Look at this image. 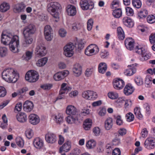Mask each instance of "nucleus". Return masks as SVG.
Masks as SVG:
<instances>
[{
  "label": "nucleus",
  "mask_w": 155,
  "mask_h": 155,
  "mask_svg": "<svg viewBox=\"0 0 155 155\" xmlns=\"http://www.w3.org/2000/svg\"><path fill=\"white\" fill-rule=\"evenodd\" d=\"M1 41L5 45H8L10 50L14 53L18 52L19 46V37L10 33L4 34L3 33L1 36Z\"/></svg>",
  "instance_id": "1"
},
{
  "label": "nucleus",
  "mask_w": 155,
  "mask_h": 155,
  "mask_svg": "<svg viewBox=\"0 0 155 155\" xmlns=\"http://www.w3.org/2000/svg\"><path fill=\"white\" fill-rule=\"evenodd\" d=\"M35 26L32 24H30L25 28L23 32L25 38V40L22 43L23 46H28L29 45L32 43L33 39L31 36L35 33Z\"/></svg>",
  "instance_id": "2"
},
{
  "label": "nucleus",
  "mask_w": 155,
  "mask_h": 155,
  "mask_svg": "<svg viewBox=\"0 0 155 155\" xmlns=\"http://www.w3.org/2000/svg\"><path fill=\"white\" fill-rule=\"evenodd\" d=\"M2 75L3 79L10 83H15L19 77L18 74L13 68L5 69L2 72Z\"/></svg>",
  "instance_id": "3"
},
{
  "label": "nucleus",
  "mask_w": 155,
  "mask_h": 155,
  "mask_svg": "<svg viewBox=\"0 0 155 155\" xmlns=\"http://www.w3.org/2000/svg\"><path fill=\"white\" fill-rule=\"evenodd\" d=\"M60 7V5L58 2H51L48 5L47 10L54 18L58 20L59 15L56 11L59 9Z\"/></svg>",
  "instance_id": "4"
},
{
  "label": "nucleus",
  "mask_w": 155,
  "mask_h": 155,
  "mask_svg": "<svg viewBox=\"0 0 155 155\" xmlns=\"http://www.w3.org/2000/svg\"><path fill=\"white\" fill-rule=\"evenodd\" d=\"M71 89V88L68 86L67 83H62L61 85V88L59 91L58 96L54 101V103L58 100L64 99L65 94H67L68 91Z\"/></svg>",
  "instance_id": "5"
},
{
  "label": "nucleus",
  "mask_w": 155,
  "mask_h": 155,
  "mask_svg": "<svg viewBox=\"0 0 155 155\" xmlns=\"http://www.w3.org/2000/svg\"><path fill=\"white\" fill-rule=\"evenodd\" d=\"M99 48L96 45L91 44L86 48L84 53L87 56H90L97 54L99 52Z\"/></svg>",
  "instance_id": "6"
},
{
  "label": "nucleus",
  "mask_w": 155,
  "mask_h": 155,
  "mask_svg": "<svg viewBox=\"0 0 155 155\" xmlns=\"http://www.w3.org/2000/svg\"><path fill=\"white\" fill-rule=\"evenodd\" d=\"M38 72L33 70L28 71L25 75L26 80L30 82H34L38 79Z\"/></svg>",
  "instance_id": "7"
},
{
  "label": "nucleus",
  "mask_w": 155,
  "mask_h": 155,
  "mask_svg": "<svg viewBox=\"0 0 155 155\" xmlns=\"http://www.w3.org/2000/svg\"><path fill=\"white\" fill-rule=\"evenodd\" d=\"M74 46L72 43L67 44L64 48V54L66 57H70L74 54Z\"/></svg>",
  "instance_id": "8"
},
{
  "label": "nucleus",
  "mask_w": 155,
  "mask_h": 155,
  "mask_svg": "<svg viewBox=\"0 0 155 155\" xmlns=\"http://www.w3.org/2000/svg\"><path fill=\"white\" fill-rule=\"evenodd\" d=\"M80 5L84 10L91 9L94 8V3L90 0H81L80 2Z\"/></svg>",
  "instance_id": "9"
},
{
  "label": "nucleus",
  "mask_w": 155,
  "mask_h": 155,
  "mask_svg": "<svg viewBox=\"0 0 155 155\" xmlns=\"http://www.w3.org/2000/svg\"><path fill=\"white\" fill-rule=\"evenodd\" d=\"M82 96L84 99L88 100H94L97 97V94L96 92L90 90L84 91Z\"/></svg>",
  "instance_id": "10"
},
{
  "label": "nucleus",
  "mask_w": 155,
  "mask_h": 155,
  "mask_svg": "<svg viewBox=\"0 0 155 155\" xmlns=\"http://www.w3.org/2000/svg\"><path fill=\"white\" fill-rule=\"evenodd\" d=\"M113 85L115 89L120 90L123 88L125 85V83L122 79L116 78L113 81Z\"/></svg>",
  "instance_id": "11"
},
{
  "label": "nucleus",
  "mask_w": 155,
  "mask_h": 155,
  "mask_svg": "<svg viewBox=\"0 0 155 155\" xmlns=\"http://www.w3.org/2000/svg\"><path fill=\"white\" fill-rule=\"evenodd\" d=\"M69 74V72L67 70L58 72L55 74L53 77L54 79L56 81H59L64 79Z\"/></svg>",
  "instance_id": "12"
},
{
  "label": "nucleus",
  "mask_w": 155,
  "mask_h": 155,
  "mask_svg": "<svg viewBox=\"0 0 155 155\" xmlns=\"http://www.w3.org/2000/svg\"><path fill=\"white\" fill-rule=\"evenodd\" d=\"M125 45L126 48L130 51L133 49L135 44L134 39L132 38H127L124 41Z\"/></svg>",
  "instance_id": "13"
},
{
  "label": "nucleus",
  "mask_w": 155,
  "mask_h": 155,
  "mask_svg": "<svg viewBox=\"0 0 155 155\" xmlns=\"http://www.w3.org/2000/svg\"><path fill=\"white\" fill-rule=\"evenodd\" d=\"M155 145V140L153 137H150L147 138L144 143L145 147L148 149L153 148Z\"/></svg>",
  "instance_id": "14"
},
{
  "label": "nucleus",
  "mask_w": 155,
  "mask_h": 155,
  "mask_svg": "<svg viewBox=\"0 0 155 155\" xmlns=\"http://www.w3.org/2000/svg\"><path fill=\"white\" fill-rule=\"evenodd\" d=\"M45 139L48 143H53L56 141L57 137L55 134L48 133L45 135Z\"/></svg>",
  "instance_id": "15"
},
{
  "label": "nucleus",
  "mask_w": 155,
  "mask_h": 155,
  "mask_svg": "<svg viewBox=\"0 0 155 155\" xmlns=\"http://www.w3.org/2000/svg\"><path fill=\"white\" fill-rule=\"evenodd\" d=\"M72 71L75 76H79L82 72V67L81 64L78 63L75 64L73 66Z\"/></svg>",
  "instance_id": "16"
},
{
  "label": "nucleus",
  "mask_w": 155,
  "mask_h": 155,
  "mask_svg": "<svg viewBox=\"0 0 155 155\" xmlns=\"http://www.w3.org/2000/svg\"><path fill=\"white\" fill-rule=\"evenodd\" d=\"M26 5L23 2H21L15 5L13 8V11L15 13H19L23 11Z\"/></svg>",
  "instance_id": "17"
},
{
  "label": "nucleus",
  "mask_w": 155,
  "mask_h": 155,
  "mask_svg": "<svg viewBox=\"0 0 155 155\" xmlns=\"http://www.w3.org/2000/svg\"><path fill=\"white\" fill-rule=\"evenodd\" d=\"M130 68L126 70L124 72V73L125 75L127 76H130L134 74L136 71V69L135 67L137 66V64H132L130 65H128Z\"/></svg>",
  "instance_id": "18"
},
{
  "label": "nucleus",
  "mask_w": 155,
  "mask_h": 155,
  "mask_svg": "<svg viewBox=\"0 0 155 155\" xmlns=\"http://www.w3.org/2000/svg\"><path fill=\"white\" fill-rule=\"evenodd\" d=\"M52 118L55 122L58 124H61L63 122V116L62 114L58 113L53 115Z\"/></svg>",
  "instance_id": "19"
},
{
  "label": "nucleus",
  "mask_w": 155,
  "mask_h": 155,
  "mask_svg": "<svg viewBox=\"0 0 155 155\" xmlns=\"http://www.w3.org/2000/svg\"><path fill=\"white\" fill-rule=\"evenodd\" d=\"M23 107L25 111L27 112H29L33 109V104L32 102L27 101L24 104Z\"/></svg>",
  "instance_id": "20"
},
{
  "label": "nucleus",
  "mask_w": 155,
  "mask_h": 155,
  "mask_svg": "<svg viewBox=\"0 0 155 155\" xmlns=\"http://www.w3.org/2000/svg\"><path fill=\"white\" fill-rule=\"evenodd\" d=\"M135 90L134 87L130 84H127L124 89V93L126 95H129L131 94Z\"/></svg>",
  "instance_id": "21"
},
{
  "label": "nucleus",
  "mask_w": 155,
  "mask_h": 155,
  "mask_svg": "<svg viewBox=\"0 0 155 155\" xmlns=\"http://www.w3.org/2000/svg\"><path fill=\"white\" fill-rule=\"evenodd\" d=\"M77 112L76 108L72 105H69L66 108V113L68 115H74Z\"/></svg>",
  "instance_id": "22"
},
{
  "label": "nucleus",
  "mask_w": 155,
  "mask_h": 155,
  "mask_svg": "<svg viewBox=\"0 0 155 155\" xmlns=\"http://www.w3.org/2000/svg\"><path fill=\"white\" fill-rule=\"evenodd\" d=\"M92 124V120L87 118L83 122V127L85 130H89L91 128Z\"/></svg>",
  "instance_id": "23"
},
{
  "label": "nucleus",
  "mask_w": 155,
  "mask_h": 155,
  "mask_svg": "<svg viewBox=\"0 0 155 155\" xmlns=\"http://www.w3.org/2000/svg\"><path fill=\"white\" fill-rule=\"evenodd\" d=\"M38 116L36 114H30L29 117V121L31 124L36 125L39 122Z\"/></svg>",
  "instance_id": "24"
},
{
  "label": "nucleus",
  "mask_w": 155,
  "mask_h": 155,
  "mask_svg": "<svg viewBox=\"0 0 155 155\" xmlns=\"http://www.w3.org/2000/svg\"><path fill=\"white\" fill-rule=\"evenodd\" d=\"M16 118L19 122L25 123L27 121V115L25 113L21 112L17 114Z\"/></svg>",
  "instance_id": "25"
},
{
  "label": "nucleus",
  "mask_w": 155,
  "mask_h": 155,
  "mask_svg": "<svg viewBox=\"0 0 155 155\" xmlns=\"http://www.w3.org/2000/svg\"><path fill=\"white\" fill-rule=\"evenodd\" d=\"M71 148V143L69 141H67L60 148L59 152L61 153L63 151L65 152H68L70 149Z\"/></svg>",
  "instance_id": "26"
},
{
  "label": "nucleus",
  "mask_w": 155,
  "mask_h": 155,
  "mask_svg": "<svg viewBox=\"0 0 155 155\" xmlns=\"http://www.w3.org/2000/svg\"><path fill=\"white\" fill-rule=\"evenodd\" d=\"M123 22L124 25L129 28L132 27L134 25V22L132 20L127 17L123 18Z\"/></svg>",
  "instance_id": "27"
},
{
  "label": "nucleus",
  "mask_w": 155,
  "mask_h": 155,
  "mask_svg": "<svg viewBox=\"0 0 155 155\" xmlns=\"http://www.w3.org/2000/svg\"><path fill=\"white\" fill-rule=\"evenodd\" d=\"M65 120L68 124H75L78 121V118L76 116H69L66 118Z\"/></svg>",
  "instance_id": "28"
},
{
  "label": "nucleus",
  "mask_w": 155,
  "mask_h": 155,
  "mask_svg": "<svg viewBox=\"0 0 155 155\" xmlns=\"http://www.w3.org/2000/svg\"><path fill=\"white\" fill-rule=\"evenodd\" d=\"M67 11L68 15L70 16H74L76 13V10L75 7L71 5H69L68 6Z\"/></svg>",
  "instance_id": "29"
},
{
  "label": "nucleus",
  "mask_w": 155,
  "mask_h": 155,
  "mask_svg": "<svg viewBox=\"0 0 155 155\" xmlns=\"http://www.w3.org/2000/svg\"><path fill=\"white\" fill-rule=\"evenodd\" d=\"M113 120L111 118H107L105 122V127L106 130L110 129L112 127Z\"/></svg>",
  "instance_id": "30"
},
{
  "label": "nucleus",
  "mask_w": 155,
  "mask_h": 155,
  "mask_svg": "<svg viewBox=\"0 0 155 155\" xmlns=\"http://www.w3.org/2000/svg\"><path fill=\"white\" fill-rule=\"evenodd\" d=\"M135 51L141 55H144L146 52L144 48L140 45H138L136 47L135 49Z\"/></svg>",
  "instance_id": "31"
},
{
  "label": "nucleus",
  "mask_w": 155,
  "mask_h": 155,
  "mask_svg": "<svg viewBox=\"0 0 155 155\" xmlns=\"http://www.w3.org/2000/svg\"><path fill=\"white\" fill-rule=\"evenodd\" d=\"M107 68V64L103 62L101 63L98 66V71L101 74L104 73Z\"/></svg>",
  "instance_id": "32"
},
{
  "label": "nucleus",
  "mask_w": 155,
  "mask_h": 155,
  "mask_svg": "<svg viewBox=\"0 0 155 155\" xmlns=\"http://www.w3.org/2000/svg\"><path fill=\"white\" fill-rule=\"evenodd\" d=\"M152 77L149 75H147L144 79L145 84L147 87H150L152 84Z\"/></svg>",
  "instance_id": "33"
},
{
  "label": "nucleus",
  "mask_w": 155,
  "mask_h": 155,
  "mask_svg": "<svg viewBox=\"0 0 155 155\" xmlns=\"http://www.w3.org/2000/svg\"><path fill=\"white\" fill-rule=\"evenodd\" d=\"M10 8V5L8 3L5 2L2 3L0 5V11L2 12H4Z\"/></svg>",
  "instance_id": "34"
},
{
  "label": "nucleus",
  "mask_w": 155,
  "mask_h": 155,
  "mask_svg": "<svg viewBox=\"0 0 155 155\" xmlns=\"http://www.w3.org/2000/svg\"><path fill=\"white\" fill-rule=\"evenodd\" d=\"M47 50L44 45H39V56L45 55L47 53Z\"/></svg>",
  "instance_id": "35"
},
{
  "label": "nucleus",
  "mask_w": 155,
  "mask_h": 155,
  "mask_svg": "<svg viewBox=\"0 0 155 155\" xmlns=\"http://www.w3.org/2000/svg\"><path fill=\"white\" fill-rule=\"evenodd\" d=\"M113 16L116 18H120L122 15V12L120 8H117L114 10L112 13Z\"/></svg>",
  "instance_id": "36"
},
{
  "label": "nucleus",
  "mask_w": 155,
  "mask_h": 155,
  "mask_svg": "<svg viewBox=\"0 0 155 155\" xmlns=\"http://www.w3.org/2000/svg\"><path fill=\"white\" fill-rule=\"evenodd\" d=\"M96 142L93 140H89L86 143L87 147L89 149L94 148L96 146Z\"/></svg>",
  "instance_id": "37"
},
{
  "label": "nucleus",
  "mask_w": 155,
  "mask_h": 155,
  "mask_svg": "<svg viewBox=\"0 0 155 155\" xmlns=\"http://www.w3.org/2000/svg\"><path fill=\"white\" fill-rule=\"evenodd\" d=\"M148 14L147 10L145 8H143L138 13V17L140 18H144L147 16Z\"/></svg>",
  "instance_id": "38"
},
{
  "label": "nucleus",
  "mask_w": 155,
  "mask_h": 155,
  "mask_svg": "<svg viewBox=\"0 0 155 155\" xmlns=\"http://www.w3.org/2000/svg\"><path fill=\"white\" fill-rule=\"evenodd\" d=\"M117 32V36L119 39L121 40H123L125 37V36L122 29L120 27L118 28Z\"/></svg>",
  "instance_id": "39"
},
{
  "label": "nucleus",
  "mask_w": 155,
  "mask_h": 155,
  "mask_svg": "<svg viewBox=\"0 0 155 155\" xmlns=\"http://www.w3.org/2000/svg\"><path fill=\"white\" fill-rule=\"evenodd\" d=\"M8 53L7 49L5 47H0V56L4 57Z\"/></svg>",
  "instance_id": "40"
},
{
  "label": "nucleus",
  "mask_w": 155,
  "mask_h": 155,
  "mask_svg": "<svg viewBox=\"0 0 155 155\" xmlns=\"http://www.w3.org/2000/svg\"><path fill=\"white\" fill-rule=\"evenodd\" d=\"M53 84L51 83H45L41 86V87L45 90H49L53 87Z\"/></svg>",
  "instance_id": "41"
},
{
  "label": "nucleus",
  "mask_w": 155,
  "mask_h": 155,
  "mask_svg": "<svg viewBox=\"0 0 155 155\" xmlns=\"http://www.w3.org/2000/svg\"><path fill=\"white\" fill-rule=\"evenodd\" d=\"M134 114L137 117L139 118H141L143 117V116L140 113V109L139 107H135L134 109Z\"/></svg>",
  "instance_id": "42"
},
{
  "label": "nucleus",
  "mask_w": 155,
  "mask_h": 155,
  "mask_svg": "<svg viewBox=\"0 0 155 155\" xmlns=\"http://www.w3.org/2000/svg\"><path fill=\"white\" fill-rule=\"evenodd\" d=\"M108 96L110 98L114 99L117 98L118 97V95L116 92L111 91L108 93Z\"/></svg>",
  "instance_id": "43"
},
{
  "label": "nucleus",
  "mask_w": 155,
  "mask_h": 155,
  "mask_svg": "<svg viewBox=\"0 0 155 155\" xmlns=\"http://www.w3.org/2000/svg\"><path fill=\"white\" fill-rule=\"evenodd\" d=\"M132 4L133 6L137 8H140L142 4L140 0H132Z\"/></svg>",
  "instance_id": "44"
},
{
  "label": "nucleus",
  "mask_w": 155,
  "mask_h": 155,
  "mask_svg": "<svg viewBox=\"0 0 155 155\" xmlns=\"http://www.w3.org/2000/svg\"><path fill=\"white\" fill-rule=\"evenodd\" d=\"M26 137L28 139H30L33 136V130L31 129H27L25 132Z\"/></svg>",
  "instance_id": "45"
},
{
  "label": "nucleus",
  "mask_w": 155,
  "mask_h": 155,
  "mask_svg": "<svg viewBox=\"0 0 155 155\" xmlns=\"http://www.w3.org/2000/svg\"><path fill=\"white\" fill-rule=\"evenodd\" d=\"M126 117L127 120L129 122L132 121L134 119V116L131 112L127 113L126 115Z\"/></svg>",
  "instance_id": "46"
},
{
  "label": "nucleus",
  "mask_w": 155,
  "mask_h": 155,
  "mask_svg": "<svg viewBox=\"0 0 155 155\" xmlns=\"http://www.w3.org/2000/svg\"><path fill=\"white\" fill-rule=\"evenodd\" d=\"M44 34L53 33V31L50 25H47L44 27Z\"/></svg>",
  "instance_id": "47"
},
{
  "label": "nucleus",
  "mask_w": 155,
  "mask_h": 155,
  "mask_svg": "<svg viewBox=\"0 0 155 155\" xmlns=\"http://www.w3.org/2000/svg\"><path fill=\"white\" fill-rule=\"evenodd\" d=\"M33 53L32 51H27L24 56V59L26 61H28L30 60L32 56Z\"/></svg>",
  "instance_id": "48"
},
{
  "label": "nucleus",
  "mask_w": 155,
  "mask_h": 155,
  "mask_svg": "<svg viewBox=\"0 0 155 155\" xmlns=\"http://www.w3.org/2000/svg\"><path fill=\"white\" fill-rule=\"evenodd\" d=\"M134 81L135 83L138 86H141L143 84V80L140 77H136L135 78Z\"/></svg>",
  "instance_id": "49"
},
{
  "label": "nucleus",
  "mask_w": 155,
  "mask_h": 155,
  "mask_svg": "<svg viewBox=\"0 0 155 155\" xmlns=\"http://www.w3.org/2000/svg\"><path fill=\"white\" fill-rule=\"evenodd\" d=\"M16 143L17 145L20 147H22L24 145L23 140L21 137H18L16 139Z\"/></svg>",
  "instance_id": "50"
},
{
  "label": "nucleus",
  "mask_w": 155,
  "mask_h": 155,
  "mask_svg": "<svg viewBox=\"0 0 155 155\" xmlns=\"http://www.w3.org/2000/svg\"><path fill=\"white\" fill-rule=\"evenodd\" d=\"M147 21L149 23H154L155 22V16L153 15H149L147 18Z\"/></svg>",
  "instance_id": "51"
},
{
  "label": "nucleus",
  "mask_w": 155,
  "mask_h": 155,
  "mask_svg": "<svg viewBox=\"0 0 155 155\" xmlns=\"http://www.w3.org/2000/svg\"><path fill=\"white\" fill-rule=\"evenodd\" d=\"M93 22V20L91 18H90L88 20L87 22V28L89 31H91L92 29Z\"/></svg>",
  "instance_id": "52"
},
{
  "label": "nucleus",
  "mask_w": 155,
  "mask_h": 155,
  "mask_svg": "<svg viewBox=\"0 0 155 155\" xmlns=\"http://www.w3.org/2000/svg\"><path fill=\"white\" fill-rule=\"evenodd\" d=\"M58 32L59 36L62 38L65 37L67 33L66 30L63 28H60Z\"/></svg>",
  "instance_id": "53"
},
{
  "label": "nucleus",
  "mask_w": 155,
  "mask_h": 155,
  "mask_svg": "<svg viewBox=\"0 0 155 155\" xmlns=\"http://www.w3.org/2000/svg\"><path fill=\"white\" fill-rule=\"evenodd\" d=\"M126 12L128 16H132L134 14L133 10L130 8L127 7L125 8Z\"/></svg>",
  "instance_id": "54"
},
{
  "label": "nucleus",
  "mask_w": 155,
  "mask_h": 155,
  "mask_svg": "<svg viewBox=\"0 0 155 155\" xmlns=\"http://www.w3.org/2000/svg\"><path fill=\"white\" fill-rule=\"evenodd\" d=\"M119 135H118L117 137L115 138L112 141L113 145H118L121 143L120 138L119 137Z\"/></svg>",
  "instance_id": "55"
},
{
  "label": "nucleus",
  "mask_w": 155,
  "mask_h": 155,
  "mask_svg": "<svg viewBox=\"0 0 155 155\" xmlns=\"http://www.w3.org/2000/svg\"><path fill=\"white\" fill-rule=\"evenodd\" d=\"M48 60V59L46 57L39 59V67L44 65L47 62Z\"/></svg>",
  "instance_id": "56"
},
{
  "label": "nucleus",
  "mask_w": 155,
  "mask_h": 155,
  "mask_svg": "<svg viewBox=\"0 0 155 155\" xmlns=\"http://www.w3.org/2000/svg\"><path fill=\"white\" fill-rule=\"evenodd\" d=\"M93 131L94 135L98 136L100 135L101 132V130L99 127H96L93 128Z\"/></svg>",
  "instance_id": "57"
},
{
  "label": "nucleus",
  "mask_w": 155,
  "mask_h": 155,
  "mask_svg": "<svg viewBox=\"0 0 155 155\" xmlns=\"http://www.w3.org/2000/svg\"><path fill=\"white\" fill-rule=\"evenodd\" d=\"M6 91L5 88L3 87L0 86V97H4L6 94Z\"/></svg>",
  "instance_id": "58"
},
{
  "label": "nucleus",
  "mask_w": 155,
  "mask_h": 155,
  "mask_svg": "<svg viewBox=\"0 0 155 155\" xmlns=\"http://www.w3.org/2000/svg\"><path fill=\"white\" fill-rule=\"evenodd\" d=\"M45 39L48 41H51L53 37V33L45 34Z\"/></svg>",
  "instance_id": "59"
},
{
  "label": "nucleus",
  "mask_w": 155,
  "mask_h": 155,
  "mask_svg": "<svg viewBox=\"0 0 155 155\" xmlns=\"http://www.w3.org/2000/svg\"><path fill=\"white\" fill-rule=\"evenodd\" d=\"M124 107L126 108H128L130 107L132 105V101L130 100H127L125 101Z\"/></svg>",
  "instance_id": "60"
},
{
  "label": "nucleus",
  "mask_w": 155,
  "mask_h": 155,
  "mask_svg": "<svg viewBox=\"0 0 155 155\" xmlns=\"http://www.w3.org/2000/svg\"><path fill=\"white\" fill-rule=\"evenodd\" d=\"M22 107V103H19L17 104L15 108V112H19L21 111Z\"/></svg>",
  "instance_id": "61"
},
{
  "label": "nucleus",
  "mask_w": 155,
  "mask_h": 155,
  "mask_svg": "<svg viewBox=\"0 0 155 155\" xmlns=\"http://www.w3.org/2000/svg\"><path fill=\"white\" fill-rule=\"evenodd\" d=\"M119 2L117 0L113 1L111 4V8L113 9L114 8H116L119 6Z\"/></svg>",
  "instance_id": "62"
},
{
  "label": "nucleus",
  "mask_w": 155,
  "mask_h": 155,
  "mask_svg": "<svg viewBox=\"0 0 155 155\" xmlns=\"http://www.w3.org/2000/svg\"><path fill=\"white\" fill-rule=\"evenodd\" d=\"M108 55L107 51L105 50H102L101 51L100 56L102 58H104Z\"/></svg>",
  "instance_id": "63"
},
{
  "label": "nucleus",
  "mask_w": 155,
  "mask_h": 155,
  "mask_svg": "<svg viewBox=\"0 0 155 155\" xmlns=\"http://www.w3.org/2000/svg\"><path fill=\"white\" fill-rule=\"evenodd\" d=\"M149 41L151 44L155 43V33L154 34H151L150 36Z\"/></svg>",
  "instance_id": "64"
}]
</instances>
